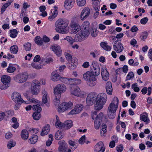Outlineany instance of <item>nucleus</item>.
I'll use <instances>...</instances> for the list:
<instances>
[{"mask_svg":"<svg viewBox=\"0 0 152 152\" xmlns=\"http://www.w3.org/2000/svg\"><path fill=\"white\" fill-rule=\"evenodd\" d=\"M99 66V64L97 61H93L90 66L91 70L87 72L83 75L84 79L90 86H94L96 84L97 76L100 73Z\"/></svg>","mask_w":152,"mask_h":152,"instance_id":"obj_1","label":"nucleus"},{"mask_svg":"<svg viewBox=\"0 0 152 152\" xmlns=\"http://www.w3.org/2000/svg\"><path fill=\"white\" fill-rule=\"evenodd\" d=\"M69 20L65 18L58 19L56 22L55 30L57 32L63 33L66 31V28L69 24Z\"/></svg>","mask_w":152,"mask_h":152,"instance_id":"obj_2","label":"nucleus"},{"mask_svg":"<svg viewBox=\"0 0 152 152\" xmlns=\"http://www.w3.org/2000/svg\"><path fill=\"white\" fill-rule=\"evenodd\" d=\"M107 99V96L105 93H101L98 95L96 103L94 105V109L96 110H100L103 107Z\"/></svg>","mask_w":152,"mask_h":152,"instance_id":"obj_3","label":"nucleus"},{"mask_svg":"<svg viewBox=\"0 0 152 152\" xmlns=\"http://www.w3.org/2000/svg\"><path fill=\"white\" fill-rule=\"evenodd\" d=\"M103 116V114L102 112L100 113L98 115H97L96 111H94L92 113L91 117L92 119H95L94 122V126L96 129H99V127L101 124L102 119Z\"/></svg>","mask_w":152,"mask_h":152,"instance_id":"obj_4","label":"nucleus"},{"mask_svg":"<svg viewBox=\"0 0 152 152\" xmlns=\"http://www.w3.org/2000/svg\"><path fill=\"white\" fill-rule=\"evenodd\" d=\"M66 89L65 85L63 84H59L57 85L54 88V94L55 95L56 99L57 102H60L59 98L61 97V94L62 93L64 92Z\"/></svg>","mask_w":152,"mask_h":152,"instance_id":"obj_5","label":"nucleus"},{"mask_svg":"<svg viewBox=\"0 0 152 152\" xmlns=\"http://www.w3.org/2000/svg\"><path fill=\"white\" fill-rule=\"evenodd\" d=\"M98 97L97 94L92 92L88 94L86 99V102L87 105L91 106L95 103H96Z\"/></svg>","mask_w":152,"mask_h":152,"instance_id":"obj_6","label":"nucleus"},{"mask_svg":"<svg viewBox=\"0 0 152 152\" xmlns=\"http://www.w3.org/2000/svg\"><path fill=\"white\" fill-rule=\"evenodd\" d=\"M1 81L2 84L0 85V88L2 90L7 89L10 85L11 78L8 75H4L1 77Z\"/></svg>","mask_w":152,"mask_h":152,"instance_id":"obj_7","label":"nucleus"},{"mask_svg":"<svg viewBox=\"0 0 152 152\" xmlns=\"http://www.w3.org/2000/svg\"><path fill=\"white\" fill-rule=\"evenodd\" d=\"M40 84L37 80H34L31 87V93L33 95H37L39 93Z\"/></svg>","mask_w":152,"mask_h":152,"instance_id":"obj_8","label":"nucleus"},{"mask_svg":"<svg viewBox=\"0 0 152 152\" xmlns=\"http://www.w3.org/2000/svg\"><path fill=\"white\" fill-rule=\"evenodd\" d=\"M73 103L72 102H64L61 103L58 111L59 112H63L65 110L71 109L72 107Z\"/></svg>","mask_w":152,"mask_h":152,"instance_id":"obj_9","label":"nucleus"},{"mask_svg":"<svg viewBox=\"0 0 152 152\" xmlns=\"http://www.w3.org/2000/svg\"><path fill=\"white\" fill-rule=\"evenodd\" d=\"M116 110L115 105L113 103H111L108 107V117L110 119H112L115 118Z\"/></svg>","mask_w":152,"mask_h":152,"instance_id":"obj_10","label":"nucleus"},{"mask_svg":"<svg viewBox=\"0 0 152 152\" xmlns=\"http://www.w3.org/2000/svg\"><path fill=\"white\" fill-rule=\"evenodd\" d=\"M58 151L59 152H70L71 150L69 149L67 144L64 140H60L58 142Z\"/></svg>","mask_w":152,"mask_h":152,"instance_id":"obj_11","label":"nucleus"},{"mask_svg":"<svg viewBox=\"0 0 152 152\" xmlns=\"http://www.w3.org/2000/svg\"><path fill=\"white\" fill-rule=\"evenodd\" d=\"M12 99L16 103L14 108L15 110H18L19 109V93L17 92L13 93L12 95Z\"/></svg>","mask_w":152,"mask_h":152,"instance_id":"obj_12","label":"nucleus"},{"mask_svg":"<svg viewBox=\"0 0 152 152\" xmlns=\"http://www.w3.org/2000/svg\"><path fill=\"white\" fill-rule=\"evenodd\" d=\"M105 150V148L104 146V143L102 141L98 142L94 147L95 152H104Z\"/></svg>","mask_w":152,"mask_h":152,"instance_id":"obj_13","label":"nucleus"},{"mask_svg":"<svg viewBox=\"0 0 152 152\" xmlns=\"http://www.w3.org/2000/svg\"><path fill=\"white\" fill-rule=\"evenodd\" d=\"M70 26L72 28L71 30L72 34H76L81 29V27L78 23L72 22Z\"/></svg>","mask_w":152,"mask_h":152,"instance_id":"obj_14","label":"nucleus"},{"mask_svg":"<svg viewBox=\"0 0 152 152\" xmlns=\"http://www.w3.org/2000/svg\"><path fill=\"white\" fill-rule=\"evenodd\" d=\"M78 64V60L76 58H73L67 64L69 68L71 69H75Z\"/></svg>","mask_w":152,"mask_h":152,"instance_id":"obj_15","label":"nucleus"},{"mask_svg":"<svg viewBox=\"0 0 152 152\" xmlns=\"http://www.w3.org/2000/svg\"><path fill=\"white\" fill-rule=\"evenodd\" d=\"M90 14V9L88 8H85L82 10L80 14V18L82 20L85 19Z\"/></svg>","mask_w":152,"mask_h":152,"instance_id":"obj_16","label":"nucleus"},{"mask_svg":"<svg viewBox=\"0 0 152 152\" xmlns=\"http://www.w3.org/2000/svg\"><path fill=\"white\" fill-rule=\"evenodd\" d=\"M52 50L59 57L61 56L62 50L60 46L58 45L52 46L51 48Z\"/></svg>","mask_w":152,"mask_h":152,"instance_id":"obj_17","label":"nucleus"},{"mask_svg":"<svg viewBox=\"0 0 152 152\" xmlns=\"http://www.w3.org/2000/svg\"><path fill=\"white\" fill-rule=\"evenodd\" d=\"M101 74L104 80L107 81L108 80L109 78V74L106 68L103 67L101 68Z\"/></svg>","mask_w":152,"mask_h":152,"instance_id":"obj_18","label":"nucleus"},{"mask_svg":"<svg viewBox=\"0 0 152 152\" xmlns=\"http://www.w3.org/2000/svg\"><path fill=\"white\" fill-rule=\"evenodd\" d=\"M61 76L59 75V72L56 71L52 72L51 76V80L54 81H57L60 80Z\"/></svg>","mask_w":152,"mask_h":152,"instance_id":"obj_19","label":"nucleus"},{"mask_svg":"<svg viewBox=\"0 0 152 152\" xmlns=\"http://www.w3.org/2000/svg\"><path fill=\"white\" fill-rule=\"evenodd\" d=\"M75 0H65L64 4L65 8L67 10L71 9L74 4Z\"/></svg>","mask_w":152,"mask_h":152,"instance_id":"obj_20","label":"nucleus"},{"mask_svg":"<svg viewBox=\"0 0 152 152\" xmlns=\"http://www.w3.org/2000/svg\"><path fill=\"white\" fill-rule=\"evenodd\" d=\"M113 48L114 50L118 53L121 52L124 49L123 45L121 42L118 43L116 45H114Z\"/></svg>","mask_w":152,"mask_h":152,"instance_id":"obj_21","label":"nucleus"},{"mask_svg":"<svg viewBox=\"0 0 152 152\" xmlns=\"http://www.w3.org/2000/svg\"><path fill=\"white\" fill-rule=\"evenodd\" d=\"M106 90L107 94L111 95L113 93V88L112 83L110 82H107L106 84Z\"/></svg>","mask_w":152,"mask_h":152,"instance_id":"obj_22","label":"nucleus"},{"mask_svg":"<svg viewBox=\"0 0 152 152\" xmlns=\"http://www.w3.org/2000/svg\"><path fill=\"white\" fill-rule=\"evenodd\" d=\"M20 136L22 139L25 140H27L29 136L28 131L26 129L23 130L21 132Z\"/></svg>","mask_w":152,"mask_h":152,"instance_id":"obj_23","label":"nucleus"},{"mask_svg":"<svg viewBox=\"0 0 152 152\" xmlns=\"http://www.w3.org/2000/svg\"><path fill=\"white\" fill-rule=\"evenodd\" d=\"M28 77V75L26 72L23 73L21 75H20V83H23L26 82Z\"/></svg>","mask_w":152,"mask_h":152,"instance_id":"obj_24","label":"nucleus"},{"mask_svg":"<svg viewBox=\"0 0 152 152\" xmlns=\"http://www.w3.org/2000/svg\"><path fill=\"white\" fill-rule=\"evenodd\" d=\"M140 119L145 122L149 123L150 120L148 117V114L146 112L141 114L140 115Z\"/></svg>","mask_w":152,"mask_h":152,"instance_id":"obj_25","label":"nucleus"},{"mask_svg":"<svg viewBox=\"0 0 152 152\" xmlns=\"http://www.w3.org/2000/svg\"><path fill=\"white\" fill-rule=\"evenodd\" d=\"M71 94L72 95L78 97H80L81 96L80 89L78 86H77L76 88H74L73 90L71 91Z\"/></svg>","mask_w":152,"mask_h":152,"instance_id":"obj_26","label":"nucleus"},{"mask_svg":"<svg viewBox=\"0 0 152 152\" xmlns=\"http://www.w3.org/2000/svg\"><path fill=\"white\" fill-rule=\"evenodd\" d=\"M59 80L64 83L71 85L72 78L61 77Z\"/></svg>","mask_w":152,"mask_h":152,"instance_id":"obj_27","label":"nucleus"},{"mask_svg":"<svg viewBox=\"0 0 152 152\" xmlns=\"http://www.w3.org/2000/svg\"><path fill=\"white\" fill-rule=\"evenodd\" d=\"M38 139V136L37 135H33L28 140V142L31 144H34L37 141Z\"/></svg>","mask_w":152,"mask_h":152,"instance_id":"obj_28","label":"nucleus"},{"mask_svg":"<svg viewBox=\"0 0 152 152\" xmlns=\"http://www.w3.org/2000/svg\"><path fill=\"white\" fill-rule=\"evenodd\" d=\"M80 31V33L83 36L86 38L88 37L90 34L89 30L86 29H81Z\"/></svg>","mask_w":152,"mask_h":152,"instance_id":"obj_29","label":"nucleus"},{"mask_svg":"<svg viewBox=\"0 0 152 152\" xmlns=\"http://www.w3.org/2000/svg\"><path fill=\"white\" fill-rule=\"evenodd\" d=\"M100 46L104 50L107 51H110L111 49V47L108 45L107 43L104 42H101L100 43Z\"/></svg>","mask_w":152,"mask_h":152,"instance_id":"obj_30","label":"nucleus"},{"mask_svg":"<svg viewBox=\"0 0 152 152\" xmlns=\"http://www.w3.org/2000/svg\"><path fill=\"white\" fill-rule=\"evenodd\" d=\"M42 102L43 104H45L48 102L47 96L48 93L44 89L42 92Z\"/></svg>","mask_w":152,"mask_h":152,"instance_id":"obj_31","label":"nucleus"},{"mask_svg":"<svg viewBox=\"0 0 152 152\" xmlns=\"http://www.w3.org/2000/svg\"><path fill=\"white\" fill-rule=\"evenodd\" d=\"M64 137V135H63V133L61 131L58 130L57 131L55 135V139L57 140H59L61 139Z\"/></svg>","mask_w":152,"mask_h":152,"instance_id":"obj_32","label":"nucleus"},{"mask_svg":"<svg viewBox=\"0 0 152 152\" xmlns=\"http://www.w3.org/2000/svg\"><path fill=\"white\" fill-rule=\"evenodd\" d=\"M34 42L35 43L38 45H41L43 43L42 39H41L40 37L39 36L36 37L34 39Z\"/></svg>","mask_w":152,"mask_h":152,"instance_id":"obj_33","label":"nucleus"},{"mask_svg":"<svg viewBox=\"0 0 152 152\" xmlns=\"http://www.w3.org/2000/svg\"><path fill=\"white\" fill-rule=\"evenodd\" d=\"M85 37L81 35L80 31L75 36V39L76 41L80 42L85 39Z\"/></svg>","mask_w":152,"mask_h":152,"instance_id":"obj_34","label":"nucleus"},{"mask_svg":"<svg viewBox=\"0 0 152 152\" xmlns=\"http://www.w3.org/2000/svg\"><path fill=\"white\" fill-rule=\"evenodd\" d=\"M90 24L88 21H85L82 25V28L81 29H86L90 30Z\"/></svg>","mask_w":152,"mask_h":152,"instance_id":"obj_35","label":"nucleus"},{"mask_svg":"<svg viewBox=\"0 0 152 152\" xmlns=\"http://www.w3.org/2000/svg\"><path fill=\"white\" fill-rule=\"evenodd\" d=\"M32 117L34 119L37 121L40 118L41 115L39 112H35L32 114Z\"/></svg>","mask_w":152,"mask_h":152,"instance_id":"obj_36","label":"nucleus"},{"mask_svg":"<svg viewBox=\"0 0 152 152\" xmlns=\"http://www.w3.org/2000/svg\"><path fill=\"white\" fill-rule=\"evenodd\" d=\"M73 124V122L71 120H68L65 122V129H69L72 127Z\"/></svg>","mask_w":152,"mask_h":152,"instance_id":"obj_37","label":"nucleus"},{"mask_svg":"<svg viewBox=\"0 0 152 152\" xmlns=\"http://www.w3.org/2000/svg\"><path fill=\"white\" fill-rule=\"evenodd\" d=\"M47 129V130L46 131H42L41 132V135L42 136H44L45 135L47 134L50 132V126L49 124H47L45 125V128Z\"/></svg>","mask_w":152,"mask_h":152,"instance_id":"obj_38","label":"nucleus"},{"mask_svg":"<svg viewBox=\"0 0 152 152\" xmlns=\"http://www.w3.org/2000/svg\"><path fill=\"white\" fill-rule=\"evenodd\" d=\"M58 11L56 10H54V11L52 12L51 15L49 17L48 19L50 21H52V20L56 17L58 14Z\"/></svg>","mask_w":152,"mask_h":152,"instance_id":"obj_39","label":"nucleus"},{"mask_svg":"<svg viewBox=\"0 0 152 152\" xmlns=\"http://www.w3.org/2000/svg\"><path fill=\"white\" fill-rule=\"evenodd\" d=\"M18 47L16 45L12 46L10 48L11 52L14 54H16L18 51Z\"/></svg>","mask_w":152,"mask_h":152,"instance_id":"obj_40","label":"nucleus"},{"mask_svg":"<svg viewBox=\"0 0 152 152\" xmlns=\"http://www.w3.org/2000/svg\"><path fill=\"white\" fill-rule=\"evenodd\" d=\"M81 82V80L75 78H72L71 85H77L80 84Z\"/></svg>","mask_w":152,"mask_h":152,"instance_id":"obj_41","label":"nucleus"},{"mask_svg":"<svg viewBox=\"0 0 152 152\" xmlns=\"http://www.w3.org/2000/svg\"><path fill=\"white\" fill-rule=\"evenodd\" d=\"M97 29L95 28H91L89 30L90 34L93 37H95L97 36L96 34Z\"/></svg>","mask_w":152,"mask_h":152,"instance_id":"obj_42","label":"nucleus"},{"mask_svg":"<svg viewBox=\"0 0 152 152\" xmlns=\"http://www.w3.org/2000/svg\"><path fill=\"white\" fill-rule=\"evenodd\" d=\"M10 36L12 38H15L18 34L17 30L16 29H13L12 30H10Z\"/></svg>","mask_w":152,"mask_h":152,"instance_id":"obj_43","label":"nucleus"},{"mask_svg":"<svg viewBox=\"0 0 152 152\" xmlns=\"http://www.w3.org/2000/svg\"><path fill=\"white\" fill-rule=\"evenodd\" d=\"M15 145L16 142H13L12 140L11 139L8 142L7 147L9 149H10L12 147L15 146Z\"/></svg>","mask_w":152,"mask_h":152,"instance_id":"obj_44","label":"nucleus"},{"mask_svg":"<svg viewBox=\"0 0 152 152\" xmlns=\"http://www.w3.org/2000/svg\"><path fill=\"white\" fill-rule=\"evenodd\" d=\"M100 1L98 2L95 1L93 2V7L95 10L97 11H99L100 8V5L99 4H100Z\"/></svg>","mask_w":152,"mask_h":152,"instance_id":"obj_45","label":"nucleus"},{"mask_svg":"<svg viewBox=\"0 0 152 152\" xmlns=\"http://www.w3.org/2000/svg\"><path fill=\"white\" fill-rule=\"evenodd\" d=\"M83 105L82 104H77L75 107V109L77 111L78 113H80L83 110Z\"/></svg>","mask_w":152,"mask_h":152,"instance_id":"obj_46","label":"nucleus"},{"mask_svg":"<svg viewBox=\"0 0 152 152\" xmlns=\"http://www.w3.org/2000/svg\"><path fill=\"white\" fill-rule=\"evenodd\" d=\"M32 109L35 112H39L40 113L42 111V108L40 106L34 104L32 106Z\"/></svg>","mask_w":152,"mask_h":152,"instance_id":"obj_47","label":"nucleus"},{"mask_svg":"<svg viewBox=\"0 0 152 152\" xmlns=\"http://www.w3.org/2000/svg\"><path fill=\"white\" fill-rule=\"evenodd\" d=\"M12 65V64H9L7 69V72L9 73H12L16 70L15 67L11 66V65Z\"/></svg>","mask_w":152,"mask_h":152,"instance_id":"obj_48","label":"nucleus"},{"mask_svg":"<svg viewBox=\"0 0 152 152\" xmlns=\"http://www.w3.org/2000/svg\"><path fill=\"white\" fill-rule=\"evenodd\" d=\"M118 102L119 100L118 97L116 96L114 97L111 103H113L115 105V107H116L117 109L118 107Z\"/></svg>","mask_w":152,"mask_h":152,"instance_id":"obj_49","label":"nucleus"},{"mask_svg":"<svg viewBox=\"0 0 152 152\" xmlns=\"http://www.w3.org/2000/svg\"><path fill=\"white\" fill-rule=\"evenodd\" d=\"M31 44L29 42H27L23 45L25 50L26 51H29L31 50Z\"/></svg>","mask_w":152,"mask_h":152,"instance_id":"obj_50","label":"nucleus"},{"mask_svg":"<svg viewBox=\"0 0 152 152\" xmlns=\"http://www.w3.org/2000/svg\"><path fill=\"white\" fill-rule=\"evenodd\" d=\"M86 138V137L85 135H83L79 139V143L81 145L85 143Z\"/></svg>","mask_w":152,"mask_h":152,"instance_id":"obj_51","label":"nucleus"},{"mask_svg":"<svg viewBox=\"0 0 152 152\" xmlns=\"http://www.w3.org/2000/svg\"><path fill=\"white\" fill-rule=\"evenodd\" d=\"M76 1L77 5L80 7L84 6L86 2V0H77Z\"/></svg>","mask_w":152,"mask_h":152,"instance_id":"obj_52","label":"nucleus"},{"mask_svg":"<svg viewBox=\"0 0 152 152\" xmlns=\"http://www.w3.org/2000/svg\"><path fill=\"white\" fill-rule=\"evenodd\" d=\"M134 77V73L132 72H129L126 77V81Z\"/></svg>","mask_w":152,"mask_h":152,"instance_id":"obj_53","label":"nucleus"},{"mask_svg":"<svg viewBox=\"0 0 152 152\" xmlns=\"http://www.w3.org/2000/svg\"><path fill=\"white\" fill-rule=\"evenodd\" d=\"M132 88L136 92H138L140 91V88L137 87V84L136 83L133 84L132 86Z\"/></svg>","mask_w":152,"mask_h":152,"instance_id":"obj_54","label":"nucleus"},{"mask_svg":"<svg viewBox=\"0 0 152 152\" xmlns=\"http://www.w3.org/2000/svg\"><path fill=\"white\" fill-rule=\"evenodd\" d=\"M27 10H26L21 9L20 15L21 19H22L23 17L28 16L27 14Z\"/></svg>","mask_w":152,"mask_h":152,"instance_id":"obj_55","label":"nucleus"},{"mask_svg":"<svg viewBox=\"0 0 152 152\" xmlns=\"http://www.w3.org/2000/svg\"><path fill=\"white\" fill-rule=\"evenodd\" d=\"M57 128H64L65 129V123H63L61 122L58 123L57 124H55Z\"/></svg>","mask_w":152,"mask_h":152,"instance_id":"obj_56","label":"nucleus"},{"mask_svg":"<svg viewBox=\"0 0 152 152\" xmlns=\"http://www.w3.org/2000/svg\"><path fill=\"white\" fill-rule=\"evenodd\" d=\"M30 7V4H28L26 2H24L23 4V7L21 8V9L23 10H27V9Z\"/></svg>","mask_w":152,"mask_h":152,"instance_id":"obj_57","label":"nucleus"},{"mask_svg":"<svg viewBox=\"0 0 152 152\" xmlns=\"http://www.w3.org/2000/svg\"><path fill=\"white\" fill-rule=\"evenodd\" d=\"M123 149L124 146L122 144H121L116 147V150L118 152H121Z\"/></svg>","mask_w":152,"mask_h":152,"instance_id":"obj_58","label":"nucleus"},{"mask_svg":"<svg viewBox=\"0 0 152 152\" xmlns=\"http://www.w3.org/2000/svg\"><path fill=\"white\" fill-rule=\"evenodd\" d=\"M148 20V18L147 17H145L142 18L140 20V23L142 24L145 25L147 22Z\"/></svg>","mask_w":152,"mask_h":152,"instance_id":"obj_59","label":"nucleus"},{"mask_svg":"<svg viewBox=\"0 0 152 152\" xmlns=\"http://www.w3.org/2000/svg\"><path fill=\"white\" fill-rule=\"evenodd\" d=\"M31 65L33 68L36 69H39L41 68V66L40 64H37L34 63H32Z\"/></svg>","mask_w":152,"mask_h":152,"instance_id":"obj_60","label":"nucleus"},{"mask_svg":"<svg viewBox=\"0 0 152 152\" xmlns=\"http://www.w3.org/2000/svg\"><path fill=\"white\" fill-rule=\"evenodd\" d=\"M68 143L70 145L74 147V150L76 148L77 146L76 145H75V141H72L71 140H70L69 141Z\"/></svg>","mask_w":152,"mask_h":152,"instance_id":"obj_61","label":"nucleus"},{"mask_svg":"<svg viewBox=\"0 0 152 152\" xmlns=\"http://www.w3.org/2000/svg\"><path fill=\"white\" fill-rule=\"evenodd\" d=\"M65 57L66 58L67 60L69 61L72 60V55L68 53H66L65 54Z\"/></svg>","mask_w":152,"mask_h":152,"instance_id":"obj_62","label":"nucleus"},{"mask_svg":"<svg viewBox=\"0 0 152 152\" xmlns=\"http://www.w3.org/2000/svg\"><path fill=\"white\" fill-rule=\"evenodd\" d=\"M66 39L71 44L74 42V40L71 37L67 36Z\"/></svg>","mask_w":152,"mask_h":152,"instance_id":"obj_63","label":"nucleus"},{"mask_svg":"<svg viewBox=\"0 0 152 152\" xmlns=\"http://www.w3.org/2000/svg\"><path fill=\"white\" fill-rule=\"evenodd\" d=\"M137 44V41L135 39H133L130 41V44L133 47L136 46V45Z\"/></svg>","mask_w":152,"mask_h":152,"instance_id":"obj_64","label":"nucleus"}]
</instances>
